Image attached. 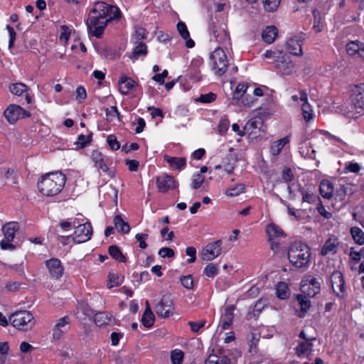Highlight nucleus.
I'll return each instance as SVG.
<instances>
[{
  "label": "nucleus",
  "instance_id": "nucleus-1",
  "mask_svg": "<svg viewBox=\"0 0 364 364\" xmlns=\"http://www.w3.org/2000/svg\"><path fill=\"white\" fill-rule=\"evenodd\" d=\"M120 11L114 6L105 2H96L91 9L87 20V26L92 35L100 38L102 35L107 23L119 18Z\"/></svg>",
  "mask_w": 364,
  "mask_h": 364
},
{
  "label": "nucleus",
  "instance_id": "nucleus-2",
  "mask_svg": "<svg viewBox=\"0 0 364 364\" xmlns=\"http://www.w3.org/2000/svg\"><path fill=\"white\" fill-rule=\"evenodd\" d=\"M66 183V176L61 172L43 175L38 181V191L44 196L52 197L60 193Z\"/></svg>",
  "mask_w": 364,
  "mask_h": 364
},
{
  "label": "nucleus",
  "instance_id": "nucleus-3",
  "mask_svg": "<svg viewBox=\"0 0 364 364\" xmlns=\"http://www.w3.org/2000/svg\"><path fill=\"white\" fill-rule=\"evenodd\" d=\"M311 249L304 243L297 242L293 243L288 251V259L296 269L305 270L310 266Z\"/></svg>",
  "mask_w": 364,
  "mask_h": 364
},
{
  "label": "nucleus",
  "instance_id": "nucleus-4",
  "mask_svg": "<svg viewBox=\"0 0 364 364\" xmlns=\"http://www.w3.org/2000/svg\"><path fill=\"white\" fill-rule=\"evenodd\" d=\"M9 321L17 329L28 331L35 325V320L33 314L28 311H18L12 314Z\"/></svg>",
  "mask_w": 364,
  "mask_h": 364
},
{
  "label": "nucleus",
  "instance_id": "nucleus-5",
  "mask_svg": "<svg viewBox=\"0 0 364 364\" xmlns=\"http://www.w3.org/2000/svg\"><path fill=\"white\" fill-rule=\"evenodd\" d=\"M210 64L217 75H223L226 72L228 66V60L226 53L222 48H216L210 53Z\"/></svg>",
  "mask_w": 364,
  "mask_h": 364
},
{
  "label": "nucleus",
  "instance_id": "nucleus-6",
  "mask_svg": "<svg viewBox=\"0 0 364 364\" xmlns=\"http://www.w3.org/2000/svg\"><path fill=\"white\" fill-rule=\"evenodd\" d=\"M19 229V225L16 222H9L6 223L1 228L4 239L1 241L0 246L2 250H13L15 246L12 241L15 237L16 232Z\"/></svg>",
  "mask_w": 364,
  "mask_h": 364
},
{
  "label": "nucleus",
  "instance_id": "nucleus-7",
  "mask_svg": "<svg viewBox=\"0 0 364 364\" xmlns=\"http://www.w3.org/2000/svg\"><path fill=\"white\" fill-rule=\"evenodd\" d=\"M266 233L270 242L271 249L278 252L280 247V240L284 238L286 235L283 230L274 223H269L266 227Z\"/></svg>",
  "mask_w": 364,
  "mask_h": 364
},
{
  "label": "nucleus",
  "instance_id": "nucleus-8",
  "mask_svg": "<svg viewBox=\"0 0 364 364\" xmlns=\"http://www.w3.org/2000/svg\"><path fill=\"white\" fill-rule=\"evenodd\" d=\"M157 315L162 318H168L173 314V304L170 294L162 296L159 302L155 306Z\"/></svg>",
  "mask_w": 364,
  "mask_h": 364
},
{
  "label": "nucleus",
  "instance_id": "nucleus-9",
  "mask_svg": "<svg viewBox=\"0 0 364 364\" xmlns=\"http://www.w3.org/2000/svg\"><path fill=\"white\" fill-rule=\"evenodd\" d=\"M222 240L208 243L206 245L200 252V257L203 260L210 261L218 257L222 251Z\"/></svg>",
  "mask_w": 364,
  "mask_h": 364
},
{
  "label": "nucleus",
  "instance_id": "nucleus-10",
  "mask_svg": "<svg viewBox=\"0 0 364 364\" xmlns=\"http://www.w3.org/2000/svg\"><path fill=\"white\" fill-rule=\"evenodd\" d=\"M73 235V240L75 243H82L88 241L92 235V228L90 223L77 224Z\"/></svg>",
  "mask_w": 364,
  "mask_h": 364
},
{
  "label": "nucleus",
  "instance_id": "nucleus-11",
  "mask_svg": "<svg viewBox=\"0 0 364 364\" xmlns=\"http://www.w3.org/2000/svg\"><path fill=\"white\" fill-rule=\"evenodd\" d=\"M4 116L9 123L14 124L20 119L29 117L30 113L19 105H11L4 111Z\"/></svg>",
  "mask_w": 364,
  "mask_h": 364
},
{
  "label": "nucleus",
  "instance_id": "nucleus-12",
  "mask_svg": "<svg viewBox=\"0 0 364 364\" xmlns=\"http://www.w3.org/2000/svg\"><path fill=\"white\" fill-rule=\"evenodd\" d=\"M351 103L357 112L364 110V83L355 85L352 89Z\"/></svg>",
  "mask_w": 364,
  "mask_h": 364
},
{
  "label": "nucleus",
  "instance_id": "nucleus-13",
  "mask_svg": "<svg viewBox=\"0 0 364 364\" xmlns=\"http://www.w3.org/2000/svg\"><path fill=\"white\" fill-rule=\"evenodd\" d=\"M303 38L301 36H293L288 38L286 42V50L291 55L301 56L303 54L302 45Z\"/></svg>",
  "mask_w": 364,
  "mask_h": 364
},
{
  "label": "nucleus",
  "instance_id": "nucleus-14",
  "mask_svg": "<svg viewBox=\"0 0 364 364\" xmlns=\"http://www.w3.org/2000/svg\"><path fill=\"white\" fill-rule=\"evenodd\" d=\"M156 183L158 190L161 193H166L177 187L175 178L167 173H163L158 176Z\"/></svg>",
  "mask_w": 364,
  "mask_h": 364
},
{
  "label": "nucleus",
  "instance_id": "nucleus-15",
  "mask_svg": "<svg viewBox=\"0 0 364 364\" xmlns=\"http://www.w3.org/2000/svg\"><path fill=\"white\" fill-rule=\"evenodd\" d=\"M46 266L52 279L58 280L62 277L64 273V267L60 259L57 258L48 259L46 262Z\"/></svg>",
  "mask_w": 364,
  "mask_h": 364
},
{
  "label": "nucleus",
  "instance_id": "nucleus-16",
  "mask_svg": "<svg viewBox=\"0 0 364 364\" xmlns=\"http://www.w3.org/2000/svg\"><path fill=\"white\" fill-rule=\"evenodd\" d=\"M300 101L301 104L302 115L306 122H310L314 117V110L311 105L309 103L308 94L304 90H299Z\"/></svg>",
  "mask_w": 364,
  "mask_h": 364
},
{
  "label": "nucleus",
  "instance_id": "nucleus-17",
  "mask_svg": "<svg viewBox=\"0 0 364 364\" xmlns=\"http://www.w3.org/2000/svg\"><path fill=\"white\" fill-rule=\"evenodd\" d=\"M275 67L283 75H290L296 72L295 64L285 55L277 60Z\"/></svg>",
  "mask_w": 364,
  "mask_h": 364
},
{
  "label": "nucleus",
  "instance_id": "nucleus-18",
  "mask_svg": "<svg viewBox=\"0 0 364 364\" xmlns=\"http://www.w3.org/2000/svg\"><path fill=\"white\" fill-rule=\"evenodd\" d=\"M331 282L333 292L338 296H342L345 291V282L341 272H333L331 276Z\"/></svg>",
  "mask_w": 364,
  "mask_h": 364
},
{
  "label": "nucleus",
  "instance_id": "nucleus-19",
  "mask_svg": "<svg viewBox=\"0 0 364 364\" xmlns=\"http://www.w3.org/2000/svg\"><path fill=\"white\" fill-rule=\"evenodd\" d=\"M137 86L138 83L131 77L126 75H122L119 77L118 90L122 95H126L129 94Z\"/></svg>",
  "mask_w": 364,
  "mask_h": 364
},
{
  "label": "nucleus",
  "instance_id": "nucleus-20",
  "mask_svg": "<svg viewBox=\"0 0 364 364\" xmlns=\"http://www.w3.org/2000/svg\"><path fill=\"white\" fill-rule=\"evenodd\" d=\"M70 318L64 316L58 319L53 330V338L55 340H59L62 338L63 333L68 329Z\"/></svg>",
  "mask_w": 364,
  "mask_h": 364
},
{
  "label": "nucleus",
  "instance_id": "nucleus-21",
  "mask_svg": "<svg viewBox=\"0 0 364 364\" xmlns=\"http://www.w3.org/2000/svg\"><path fill=\"white\" fill-rule=\"evenodd\" d=\"M308 284H303L301 287L302 292L307 294L308 296H314L320 291L321 283L315 277H309L306 279Z\"/></svg>",
  "mask_w": 364,
  "mask_h": 364
},
{
  "label": "nucleus",
  "instance_id": "nucleus-22",
  "mask_svg": "<svg viewBox=\"0 0 364 364\" xmlns=\"http://www.w3.org/2000/svg\"><path fill=\"white\" fill-rule=\"evenodd\" d=\"M294 350L295 354L299 358H309L313 352L311 340H306L298 343Z\"/></svg>",
  "mask_w": 364,
  "mask_h": 364
},
{
  "label": "nucleus",
  "instance_id": "nucleus-23",
  "mask_svg": "<svg viewBox=\"0 0 364 364\" xmlns=\"http://www.w3.org/2000/svg\"><path fill=\"white\" fill-rule=\"evenodd\" d=\"M346 51L349 55H355L364 60V43L353 41L347 43Z\"/></svg>",
  "mask_w": 364,
  "mask_h": 364
},
{
  "label": "nucleus",
  "instance_id": "nucleus-24",
  "mask_svg": "<svg viewBox=\"0 0 364 364\" xmlns=\"http://www.w3.org/2000/svg\"><path fill=\"white\" fill-rule=\"evenodd\" d=\"M134 45L133 50L128 54L129 58L133 63L139 59L143 60L147 54V47L144 42L140 41Z\"/></svg>",
  "mask_w": 364,
  "mask_h": 364
},
{
  "label": "nucleus",
  "instance_id": "nucleus-25",
  "mask_svg": "<svg viewBox=\"0 0 364 364\" xmlns=\"http://www.w3.org/2000/svg\"><path fill=\"white\" fill-rule=\"evenodd\" d=\"M235 306L231 305L225 308L220 318V326L223 329H228L232 323Z\"/></svg>",
  "mask_w": 364,
  "mask_h": 364
},
{
  "label": "nucleus",
  "instance_id": "nucleus-26",
  "mask_svg": "<svg viewBox=\"0 0 364 364\" xmlns=\"http://www.w3.org/2000/svg\"><path fill=\"white\" fill-rule=\"evenodd\" d=\"M9 90L11 92L17 96H21L26 93V100L28 104L32 101V97L27 94L29 88L28 87L22 82L13 83L9 85Z\"/></svg>",
  "mask_w": 364,
  "mask_h": 364
},
{
  "label": "nucleus",
  "instance_id": "nucleus-27",
  "mask_svg": "<svg viewBox=\"0 0 364 364\" xmlns=\"http://www.w3.org/2000/svg\"><path fill=\"white\" fill-rule=\"evenodd\" d=\"M211 38L221 44H228L230 41L228 32L223 28H217L215 26H213L211 28Z\"/></svg>",
  "mask_w": 364,
  "mask_h": 364
},
{
  "label": "nucleus",
  "instance_id": "nucleus-28",
  "mask_svg": "<svg viewBox=\"0 0 364 364\" xmlns=\"http://www.w3.org/2000/svg\"><path fill=\"white\" fill-rule=\"evenodd\" d=\"M338 244V239L335 236H331L324 243L321 250V255L325 256L335 254L337 252Z\"/></svg>",
  "mask_w": 364,
  "mask_h": 364
},
{
  "label": "nucleus",
  "instance_id": "nucleus-29",
  "mask_svg": "<svg viewBox=\"0 0 364 364\" xmlns=\"http://www.w3.org/2000/svg\"><path fill=\"white\" fill-rule=\"evenodd\" d=\"M114 318L112 315L107 312H98L94 317L95 324L100 327L113 325L114 323Z\"/></svg>",
  "mask_w": 364,
  "mask_h": 364
},
{
  "label": "nucleus",
  "instance_id": "nucleus-30",
  "mask_svg": "<svg viewBox=\"0 0 364 364\" xmlns=\"http://www.w3.org/2000/svg\"><path fill=\"white\" fill-rule=\"evenodd\" d=\"M263 122L259 117H254L247 122L245 125L246 134H256L257 130L260 131L262 128Z\"/></svg>",
  "mask_w": 364,
  "mask_h": 364
},
{
  "label": "nucleus",
  "instance_id": "nucleus-31",
  "mask_svg": "<svg viewBox=\"0 0 364 364\" xmlns=\"http://www.w3.org/2000/svg\"><path fill=\"white\" fill-rule=\"evenodd\" d=\"M353 188V185L351 184H346L341 186L336 191L335 195L336 200L342 202L343 205H344L346 203V196L352 195L354 192Z\"/></svg>",
  "mask_w": 364,
  "mask_h": 364
},
{
  "label": "nucleus",
  "instance_id": "nucleus-32",
  "mask_svg": "<svg viewBox=\"0 0 364 364\" xmlns=\"http://www.w3.org/2000/svg\"><path fill=\"white\" fill-rule=\"evenodd\" d=\"M91 159L95 164V166L96 168L102 170L105 173L108 171L109 168L105 161V157L100 151L97 150L92 151L91 154Z\"/></svg>",
  "mask_w": 364,
  "mask_h": 364
},
{
  "label": "nucleus",
  "instance_id": "nucleus-33",
  "mask_svg": "<svg viewBox=\"0 0 364 364\" xmlns=\"http://www.w3.org/2000/svg\"><path fill=\"white\" fill-rule=\"evenodd\" d=\"M319 191L323 198L330 199L333 196L334 186L329 181L323 180L320 183Z\"/></svg>",
  "mask_w": 364,
  "mask_h": 364
},
{
  "label": "nucleus",
  "instance_id": "nucleus-34",
  "mask_svg": "<svg viewBox=\"0 0 364 364\" xmlns=\"http://www.w3.org/2000/svg\"><path fill=\"white\" fill-rule=\"evenodd\" d=\"M177 30H178V32L179 33V34L181 35V36L184 39L186 40V45L188 48H191L194 46L195 45V43L194 41L190 38V33H189V31L187 28V26L185 24V23L182 22V21H179L178 23H177Z\"/></svg>",
  "mask_w": 364,
  "mask_h": 364
},
{
  "label": "nucleus",
  "instance_id": "nucleus-35",
  "mask_svg": "<svg viewBox=\"0 0 364 364\" xmlns=\"http://www.w3.org/2000/svg\"><path fill=\"white\" fill-rule=\"evenodd\" d=\"M164 160L172 168L182 170L186 167V159L183 157H172L168 155L164 156Z\"/></svg>",
  "mask_w": 364,
  "mask_h": 364
},
{
  "label": "nucleus",
  "instance_id": "nucleus-36",
  "mask_svg": "<svg viewBox=\"0 0 364 364\" xmlns=\"http://www.w3.org/2000/svg\"><path fill=\"white\" fill-rule=\"evenodd\" d=\"M278 35L277 28L274 26L266 27L262 33V40L267 43H272Z\"/></svg>",
  "mask_w": 364,
  "mask_h": 364
},
{
  "label": "nucleus",
  "instance_id": "nucleus-37",
  "mask_svg": "<svg viewBox=\"0 0 364 364\" xmlns=\"http://www.w3.org/2000/svg\"><path fill=\"white\" fill-rule=\"evenodd\" d=\"M289 142V137L286 136L279 140L274 141L270 146V152L274 156H277L284 146Z\"/></svg>",
  "mask_w": 364,
  "mask_h": 364
},
{
  "label": "nucleus",
  "instance_id": "nucleus-38",
  "mask_svg": "<svg viewBox=\"0 0 364 364\" xmlns=\"http://www.w3.org/2000/svg\"><path fill=\"white\" fill-rule=\"evenodd\" d=\"M115 228L124 234H127L130 231V227L129 224L124 221L121 215H117L113 220Z\"/></svg>",
  "mask_w": 364,
  "mask_h": 364
},
{
  "label": "nucleus",
  "instance_id": "nucleus-39",
  "mask_svg": "<svg viewBox=\"0 0 364 364\" xmlns=\"http://www.w3.org/2000/svg\"><path fill=\"white\" fill-rule=\"evenodd\" d=\"M230 359L227 356L218 357L215 354H210L205 360V364H230Z\"/></svg>",
  "mask_w": 364,
  "mask_h": 364
},
{
  "label": "nucleus",
  "instance_id": "nucleus-40",
  "mask_svg": "<svg viewBox=\"0 0 364 364\" xmlns=\"http://www.w3.org/2000/svg\"><path fill=\"white\" fill-rule=\"evenodd\" d=\"M296 299L299 304L301 311H302V314H299V317L302 318L309 309L311 302L307 296L302 294L297 295Z\"/></svg>",
  "mask_w": 364,
  "mask_h": 364
},
{
  "label": "nucleus",
  "instance_id": "nucleus-41",
  "mask_svg": "<svg viewBox=\"0 0 364 364\" xmlns=\"http://www.w3.org/2000/svg\"><path fill=\"white\" fill-rule=\"evenodd\" d=\"M350 235L354 242L362 245L364 244V232L358 227H352L350 228Z\"/></svg>",
  "mask_w": 364,
  "mask_h": 364
},
{
  "label": "nucleus",
  "instance_id": "nucleus-42",
  "mask_svg": "<svg viewBox=\"0 0 364 364\" xmlns=\"http://www.w3.org/2000/svg\"><path fill=\"white\" fill-rule=\"evenodd\" d=\"M245 192V186L243 183H238L232 188H229L225 191V194L229 197H236Z\"/></svg>",
  "mask_w": 364,
  "mask_h": 364
},
{
  "label": "nucleus",
  "instance_id": "nucleus-43",
  "mask_svg": "<svg viewBox=\"0 0 364 364\" xmlns=\"http://www.w3.org/2000/svg\"><path fill=\"white\" fill-rule=\"evenodd\" d=\"M276 294L277 297L282 299H287L289 296V291L287 284L284 282H280L276 287Z\"/></svg>",
  "mask_w": 364,
  "mask_h": 364
},
{
  "label": "nucleus",
  "instance_id": "nucleus-44",
  "mask_svg": "<svg viewBox=\"0 0 364 364\" xmlns=\"http://www.w3.org/2000/svg\"><path fill=\"white\" fill-rule=\"evenodd\" d=\"M109 254L110 256L121 262H126V257L122 254L119 248L117 245H111L109 247Z\"/></svg>",
  "mask_w": 364,
  "mask_h": 364
},
{
  "label": "nucleus",
  "instance_id": "nucleus-45",
  "mask_svg": "<svg viewBox=\"0 0 364 364\" xmlns=\"http://www.w3.org/2000/svg\"><path fill=\"white\" fill-rule=\"evenodd\" d=\"M259 340V335L257 333H251L249 341V352L256 353L257 352V344Z\"/></svg>",
  "mask_w": 364,
  "mask_h": 364
},
{
  "label": "nucleus",
  "instance_id": "nucleus-46",
  "mask_svg": "<svg viewBox=\"0 0 364 364\" xmlns=\"http://www.w3.org/2000/svg\"><path fill=\"white\" fill-rule=\"evenodd\" d=\"M219 272V267L218 264L209 263L205 266L203 269V274L209 278H213Z\"/></svg>",
  "mask_w": 364,
  "mask_h": 364
},
{
  "label": "nucleus",
  "instance_id": "nucleus-47",
  "mask_svg": "<svg viewBox=\"0 0 364 364\" xmlns=\"http://www.w3.org/2000/svg\"><path fill=\"white\" fill-rule=\"evenodd\" d=\"M282 55H283L282 52L278 51V50H267L263 54V57L264 58L272 60V63H274L275 65L277 63V60L280 59Z\"/></svg>",
  "mask_w": 364,
  "mask_h": 364
},
{
  "label": "nucleus",
  "instance_id": "nucleus-48",
  "mask_svg": "<svg viewBox=\"0 0 364 364\" xmlns=\"http://www.w3.org/2000/svg\"><path fill=\"white\" fill-rule=\"evenodd\" d=\"M154 320L155 316L153 312H144L141 318V323L145 327H151L154 323Z\"/></svg>",
  "mask_w": 364,
  "mask_h": 364
},
{
  "label": "nucleus",
  "instance_id": "nucleus-49",
  "mask_svg": "<svg viewBox=\"0 0 364 364\" xmlns=\"http://www.w3.org/2000/svg\"><path fill=\"white\" fill-rule=\"evenodd\" d=\"M146 38V31L143 28L136 29L134 34L132 35L131 41L133 44H137L141 40Z\"/></svg>",
  "mask_w": 364,
  "mask_h": 364
},
{
  "label": "nucleus",
  "instance_id": "nucleus-50",
  "mask_svg": "<svg viewBox=\"0 0 364 364\" xmlns=\"http://www.w3.org/2000/svg\"><path fill=\"white\" fill-rule=\"evenodd\" d=\"M360 171V166L356 162H346L344 165V173H358Z\"/></svg>",
  "mask_w": 364,
  "mask_h": 364
},
{
  "label": "nucleus",
  "instance_id": "nucleus-51",
  "mask_svg": "<svg viewBox=\"0 0 364 364\" xmlns=\"http://www.w3.org/2000/svg\"><path fill=\"white\" fill-rule=\"evenodd\" d=\"M92 141V134L90 133L88 135L80 134L77 137V141H76V144L79 146L80 148H84L89 145Z\"/></svg>",
  "mask_w": 364,
  "mask_h": 364
},
{
  "label": "nucleus",
  "instance_id": "nucleus-52",
  "mask_svg": "<svg viewBox=\"0 0 364 364\" xmlns=\"http://www.w3.org/2000/svg\"><path fill=\"white\" fill-rule=\"evenodd\" d=\"M183 353L181 350L176 349L171 353V359L173 364H181L183 359Z\"/></svg>",
  "mask_w": 364,
  "mask_h": 364
},
{
  "label": "nucleus",
  "instance_id": "nucleus-53",
  "mask_svg": "<svg viewBox=\"0 0 364 364\" xmlns=\"http://www.w3.org/2000/svg\"><path fill=\"white\" fill-rule=\"evenodd\" d=\"M264 9L268 11H274L279 6L281 0H262Z\"/></svg>",
  "mask_w": 364,
  "mask_h": 364
},
{
  "label": "nucleus",
  "instance_id": "nucleus-54",
  "mask_svg": "<svg viewBox=\"0 0 364 364\" xmlns=\"http://www.w3.org/2000/svg\"><path fill=\"white\" fill-rule=\"evenodd\" d=\"M204 181V176L200 173H195L192 176L191 187L193 189H198L201 186Z\"/></svg>",
  "mask_w": 364,
  "mask_h": 364
},
{
  "label": "nucleus",
  "instance_id": "nucleus-55",
  "mask_svg": "<svg viewBox=\"0 0 364 364\" xmlns=\"http://www.w3.org/2000/svg\"><path fill=\"white\" fill-rule=\"evenodd\" d=\"M105 112L108 120L113 121L114 119H119V112L117 107L112 106L109 109L107 108Z\"/></svg>",
  "mask_w": 364,
  "mask_h": 364
},
{
  "label": "nucleus",
  "instance_id": "nucleus-56",
  "mask_svg": "<svg viewBox=\"0 0 364 364\" xmlns=\"http://www.w3.org/2000/svg\"><path fill=\"white\" fill-rule=\"evenodd\" d=\"M299 152L304 158L314 159L316 156L315 150L310 149L307 146H300Z\"/></svg>",
  "mask_w": 364,
  "mask_h": 364
},
{
  "label": "nucleus",
  "instance_id": "nucleus-57",
  "mask_svg": "<svg viewBox=\"0 0 364 364\" xmlns=\"http://www.w3.org/2000/svg\"><path fill=\"white\" fill-rule=\"evenodd\" d=\"M247 88H248V86L247 84H245V83L238 84L235 88L233 98L239 99L240 97H242L245 93Z\"/></svg>",
  "mask_w": 364,
  "mask_h": 364
},
{
  "label": "nucleus",
  "instance_id": "nucleus-58",
  "mask_svg": "<svg viewBox=\"0 0 364 364\" xmlns=\"http://www.w3.org/2000/svg\"><path fill=\"white\" fill-rule=\"evenodd\" d=\"M216 99V95L213 92H208L207 94L201 95L197 100L198 102L202 103H210L215 101Z\"/></svg>",
  "mask_w": 364,
  "mask_h": 364
},
{
  "label": "nucleus",
  "instance_id": "nucleus-59",
  "mask_svg": "<svg viewBox=\"0 0 364 364\" xmlns=\"http://www.w3.org/2000/svg\"><path fill=\"white\" fill-rule=\"evenodd\" d=\"M205 323V320H201L199 321H188V323L193 333H198L202 328L204 327Z\"/></svg>",
  "mask_w": 364,
  "mask_h": 364
},
{
  "label": "nucleus",
  "instance_id": "nucleus-60",
  "mask_svg": "<svg viewBox=\"0 0 364 364\" xmlns=\"http://www.w3.org/2000/svg\"><path fill=\"white\" fill-rule=\"evenodd\" d=\"M181 282L182 285L187 289H191L193 287V280L191 275L181 277Z\"/></svg>",
  "mask_w": 364,
  "mask_h": 364
},
{
  "label": "nucleus",
  "instance_id": "nucleus-61",
  "mask_svg": "<svg viewBox=\"0 0 364 364\" xmlns=\"http://www.w3.org/2000/svg\"><path fill=\"white\" fill-rule=\"evenodd\" d=\"M149 235L145 233H137L135 235L136 240L139 242V247L141 249H145L147 247V244L146 243V240L148 238Z\"/></svg>",
  "mask_w": 364,
  "mask_h": 364
},
{
  "label": "nucleus",
  "instance_id": "nucleus-62",
  "mask_svg": "<svg viewBox=\"0 0 364 364\" xmlns=\"http://www.w3.org/2000/svg\"><path fill=\"white\" fill-rule=\"evenodd\" d=\"M107 142L112 150H117L120 147L117 138L112 134H110L107 137Z\"/></svg>",
  "mask_w": 364,
  "mask_h": 364
},
{
  "label": "nucleus",
  "instance_id": "nucleus-63",
  "mask_svg": "<svg viewBox=\"0 0 364 364\" xmlns=\"http://www.w3.org/2000/svg\"><path fill=\"white\" fill-rule=\"evenodd\" d=\"M158 253L162 258H170L174 256V251L169 247H162L159 250Z\"/></svg>",
  "mask_w": 364,
  "mask_h": 364
},
{
  "label": "nucleus",
  "instance_id": "nucleus-64",
  "mask_svg": "<svg viewBox=\"0 0 364 364\" xmlns=\"http://www.w3.org/2000/svg\"><path fill=\"white\" fill-rule=\"evenodd\" d=\"M75 93H76L75 99L78 101H82V100H85V98L87 97L86 90L82 86H79L76 89Z\"/></svg>",
  "mask_w": 364,
  "mask_h": 364
}]
</instances>
